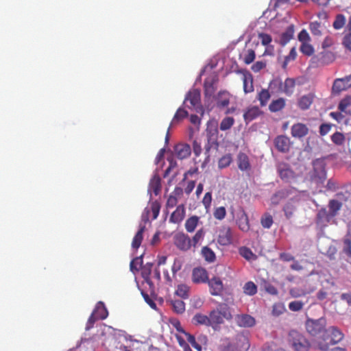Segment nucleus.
I'll use <instances>...</instances> for the list:
<instances>
[{
    "instance_id": "nucleus-25",
    "label": "nucleus",
    "mask_w": 351,
    "mask_h": 351,
    "mask_svg": "<svg viewBox=\"0 0 351 351\" xmlns=\"http://www.w3.org/2000/svg\"><path fill=\"white\" fill-rule=\"evenodd\" d=\"M243 90L245 93L254 91L253 77L250 73H244L243 77Z\"/></svg>"
},
{
    "instance_id": "nucleus-2",
    "label": "nucleus",
    "mask_w": 351,
    "mask_h": 351,
    "mask_svg": "<svg viewBox=\"0 0 351 351\" xmlns=\"http://www.w3.org/2000/svg\"><path fill=\"white\" fill-rule=\"evenodd\" d=\"M287 341L293 351H309L311 348V344L306 337L297 330H293L289 332Z\"/></svg>"
},
{
    "instance_id": "nucleus-22",
    "label": "nucleus",
    "mask_w": 351,
    "mask_h": 351,
    "mask_svg": "<svg viewBox=\"0 0 351 351\" xmlns=\"http://www.w3.org/2000/svg\"><path fill=\"white\" fill-rule=\"evenodd\" d=\"M238 167L241 171H248L251 169L249 157L245 153L240 152L237 156Z\"/></svg>"
},
{
    "instance_id": "nucleus-24",
    "label": "nucleus",
    "mask_w": 351,
    "mask_h": 351,
    "mask_svg": "<svg viewBox=\"0 0 351 351\" xmlns=\"http://www.w3.org/2000/svg\"><path fill=\"white\" fill-rule=\"evenodd\" d=\"M93 313L97 317V318L101 320L105 319L108 315L107 308L102 302H98L97 303Z\"/></svg>"
},
{
    "instance_id": "nucleus-60",
    "label": "nucleus",
    "mask_w": 351,
    "mask_h": 351,
    "mask_svg": "<svg viewBox=\"0 0 351 351\" xmlns=\"http://www.w3.org/2000/svg\"><path fill=\"white\" fill-rule=\"evenodd\" d=\"M304 302L300 300L292 301L289 304V308L292 311H299L304 306Z\"/></svg>"
},
{
    "instance_id": "nucleus-45",
    "label": "nucleus",
    "mask_w": 351,
    "mask_h": 351,
    "mask_svg": "<svg viewBox=\"0 0 351 351\" xmlns=\"http://www.w3.org/2000/svg\"><path fill=\"white\" fill-rule=\"evenodd\" d=\"M346 24V17L341 14H339L336 16L335 19L333 22L332 26L335 29H341Z\"/></svg>"
},
{
    "instance_id": "nucleus-21",
    "label": "nucleus",
    "mask_w": 351,
    "mask_h": 351,
    "mask_svg": "<svg viewBox=\"0 0 351 351\" xmlns=\"http://www.w3.org/2000/svg\"><path fill=\"white\" fill-rule=\"evenodd\" d=\"M230 95L227 91H220L216 97V105L219 108L227 107L230 104Z\"/></svg>"
},
{
    "instance_id": "nucleus-20",
    "label": "nucleus",
    "mask_w": 351,
    "mask_h": 351,
    "mask_svg": "<svg viewBox=\"0 0 351 351\" xmlns=\"http://www.w3.org/2000/svg\"><path fill=\"white\" fill-rule=\"evenodd\" d=\"M152 267L153 263H147L141 267V276L150 288H154V283L150 278Z\"/></svg>"
},
{
    "instance_id": "nucleus-28",
    "label": "nucleus",
    "mask_w": 351,
    "mask_h": 351,
    "mask_svg": "<svg viewBox=\"0 0 351 351\" xmlns=\"http://www.w3.org/2000/svg\"><path fill=\"white\" fill-rule=\"evenodd\" d=\"M145 226H142L140 227L139 230L135 234V236L133 238L132 242V248L137 250L141 245L143 239V232L145 231Z\"/></svg>"
},
{
    "instance_id": "nucleus-29",
    "label": "nucleus",
    "mask_w": 351,
    "mask_h": 351,
    "mask_svg": "<svg viewBox=\"0 0 351 351\" xmlns=\"http://www.w3.org/2000/svg\"><path fill=\"white\" fill-rule=\"evenodd\" d=\"M271 97V93L268 89L263 88L257 95V99L260 102L261 107L266 106L269 99Z\"/></svg>"
},
{
    "instance_id": "nucleus-55",
    "label": "nucleus",
    "mask_w": 351,
    "mask_h": 351,
    "mask_svg": "<svg viewBox=\"0 0 351 351\" xmlns=\"http://www.w3.org/2000/svg\"><path fill=\"white\" fill-rule=\"evenodd\" d=\"M275 145L279 151L284 152L285 151V136H278L275 139Z\"/></svg>"
},
{
    "instance_id": "nucleus-39",
    "label": "nucleus",
    "mask_w": 351,
    "mask_h": 351,
    "mask_svg": "<svg viewBox=\"0 0 351 351\" xmlns=\"http://www.w3.org/2000/svg\"><path fill=\"white\" fill-rule=\"evenodd\" d=\"M239 254L247 261L255 260L256 256L247 247H241L239 250Z\"/></svg>"
},
{
    "instance_id": "nucleus-8",
    "label": "nucleus",
    "mask_w": 351,
    "mask_h": 351,
    "mask_svg": "<svg viewBox=\"0 0 351 351\" xmlns=\"http://www.w3.org/2000/svg\"><path fill=\"white\" fill-rule=\"evenodd\" d=\"M174 243L181 250H188L191 246V239L184 233H178L174 237Z\"/></svg>"
},
{
    "instance_id": "nucleus-19",
    "label": "nucleus",
    "mask_w": 351,
    "mask_h": 351,
    "mask_svg": "<svg viewBox=\"0 0 351 351\" xmlns=\"http://www.w3.org/2000/svg\"><path fill=\"white\" fill-rule=\"evenodd\" d=\"M200 92L197 89H194L188 93L185 97V101H189L191 107L198 108L200 104Z\"/></svg>"
},
{
    "instance_id": "nucleus-62",
    "label": "nucleus",
    "mask_w": 351,
    "mask_h": 351,
    "mask_svg": "<svg viewBox=\"0 0 351 351\" xmlns=\"http://www.w3.org/2000/svg\"><path fill=\"white\" fill-rule=\"evenodd\" d=\"M151 186L154 193L157 195L160 191L161 186H160V179L159 178H156L152 180Z\"/></svg>"
},
{
    "instance_id": "nucleus-10",
    "label": "nucleus",
    "mask_w": 351,
    "mask_h": 351,
    "mask_svg": "<svg viewBox=\"0 0 351 351\" xmlns=\"http://www.w3.org/2000/svg\"><path fill=\"white\" fill-rule=\"evenodd\" d=\"M236 324L242 328H250L255 325V319L248 314L237 315L234 317Z\"/></svg>"
},
{
    "instance_id": "nucleus-9",
    "label": "nucleus",
    "mask_w": 351,
    "mask_h": 351,
    "mask_svg": "<svg viewBox=\"0 0 351 351\" xmlns=\"http://www.w3.org/2000/svg\"><path fill=\"white\" fill-rule=\"evenodd\" d=\"M209 286V291L212 295H219L223 290V285L219 277H213L208 279L207 282Z\"/></svg>"
},
{
    "instance_id": "nucleus-17",
    "label": "nucleus",
    "mask_w": 351,
    "mask_h": 351,
    "mask_svg": "<svg viewBox=\"0 0 351 351\" xmlns=\"http://www.w3.org/2000/svg\"><path fill=\"white\" fill-rule=\"evenodd\" d=\"M185 217V207L184 204L177 206L175 211L170 216L169 221L173 223H180Z\"/></svg>"
},
{
    "instance_id": "nucleus-53",
    "label": "nucleus",
    "mask_w": 351,
    "mask_h": 351,
    "mask_svg": "<svg viewBox=\"0 0 351 351\" xmlns=\"http://www.w3.org/2000/svg\"><path fill=\"white\" fill-rule=\"evenodd\" d=\"M301 52L308 56H311L314 53V49L313 46L307 43H302L300 46Z\"/></svg>"
},
{
    "instance_id": "nucleus-30",
    "label": "nucleus",
    "mask_w": 351,
    "mask_h": 351,
    "mask_svg": "<svg viewBox=\"0 0 351 351\" xmlns=\"http://www.w3.org/2000/svg\"><path fill=\"white\" fill-rule=\"evenodd\" d=\"M258 284L261 289L265 290L268 293L271 295H276L278 293L276 288L267 280L261 278Z\"/></svg>"
},
{
    "instance_id": "nucleus-27",
    "label": "nucleus",
    "mask_w": 351,
    "mask_h": 351,
    "mask_svg": "<svg viewBox=\"0 0 351 351\" xmlns=\"http://www.w3.org/2000/svg\"><path fill=\"white\" fill-rule=\"evenodd\" d=\"M215 82L216 80L215 77H207L204 80V88L206 96H211L214 93L215 90L214 86Z\"/></svg>"
},
{
    "instance_id": "nucleus-16",
    "label": "nucleus",
    "mask_w": 351,
    "mask_h": 351,
    "mask_svg": "<svg viewBox=\"0 0 351 351\" xmlns=\"http://www.w3.org/2000/svg\"><path fill=\"white\" fill-rule=\"evenodd\" d=\"M234 344L239 351H247L250 347L249 338L243 333L237 335Z\"/></svg>"
},
{
    "instance_id": "nucleus-14",
    "label": "nucleus",
    "mask_w": 351,
    "mask_h": 351,
    "mask_svg": "<svg viewBox=\"0 0 351 351\" xmlns=\"http://www.w3.org/2000/svg\"><path fill=\"white\" fill-rule=\"evenodd\" d=\"M208 279L207 271L202 267H195L193 269L192 280L194 283H205Z\"/></svg>"
},
{
    "instance_id": "nucleus-64",
    "label": "nucleus",
    "mask_w": 351,
    "mask_h": 351,
    "mask_svg": "<svg viewBox=\"0 0 351 351\" xmlns=\"http://www.w3.org/2000/svg\"><path fill=\"white\" fill-rule=\"evenodd\" d=\"M263 351H285L282 348H278V345L275 342H271L270 344L265 345Z\"/></svg>"
},
{
    "instance_id": "nucleus-7",
    "label": "nucleus",
    "mask_w": 351,
    "mask_h": 351,
    "mask_svg": "<svg viewBox=\"0 0 351 351\" xmlns=\"http://www.w3.org/2000/svg\"><path fill=\"white\" fill-rule=\"evenodd\" d=\"M232 230L229 226H222L217 237V242L221 245H228L232 243Z\"/></svg>"
},
{
    "instance_id": "nucleus-6",
    "label": "nucleus",
    "mask_w": 351,
    "mask_h": 351,
    "mask_svg": "<svg viewBox=\"0 0 351 351\" xmlns=\"http://www.w3.org/2000/svg\"><path fill=\"white\" fill-rule=\"evenodd\" d=\"M333 218V215L326 208H322L317 213L316 224L320 228H325Z\"/></svg>"
},
{
    "instance_id": "nucleus-50",
    "label": "nucleus",
    "mask_w": 351,
    "mask_h": 351,
    "mask_svg": "<svg viewBox=\"0 0 351 351\" xmlns=\"http://www.w3.org/2000/svg\"><path fill=\"white\" fill-rule=\"evenodd\" d=\"M351 106V96H346L342 99L338 106V109L341 112H346V109Z\"/></svg>"
},
{
    "instance_id": "nucleus-5",
    "label": "nucleus",
    "mask_w": 351,
    "mask_h": 351,
    "mask_svg": "<svg viewBox=\"0 0 351 351\" xmlns=\"http://www.w3.org/2000/svg\"><path fill=\"white\" fill-rule=\"evenodd\" d=\"M350 87H351V74L342 78L336 79L333 82L332 91V93L338 95Z\"/></svg>"
},
{
    "instance_id": "nucleus-58",
    "label": "nucleus",
    "mask_w": 351,
    "mask_h": 351,
    "mask_svg": "<svg viewBox=\"0 0 351 351\" xmlns=\"http://www.w3.org/2000/svg\"><path fill=\"white\" fill-rule=\"evenodd\" d=\"M255 58V51L253 49H248L245 54L243 61L245 64H250L254 60Z\"/></svg>"
},
{
    "instance_id": "nucleus-42",
    "label": "nucleus",
    "mask_w": 351,
    "mask_h": 351,
    "mask_svg": "<svg viewBox=\"0 0 351 351\" xmlns=\"http://www.w3.org/2000/svg\"><path fill=\"white\" fill-rule=\"evenodd\" d=\"M243 292L248 295H254L257 293V287L252 281H249L244 285Z\"/></svg>"
},
{
    "instance_id": "nucleus-38",
    "label": "nucleus",
    "mask_w": 351,
    "mask_h": 351,
    "mask_svg": "<svg viewBox=\"0 0 351 351\" xmlns=\"http://www.w3.org/2000/svg\"><path fill=\"white\" fill-rule=\"evenodd\" d=\"M234 119L232 117H224L219 125V129L221 131H226L230 130L232 125L234 124Z\"/></svg>"
},
{
    "instance_id": "nucleus-61",
    "label": "nucleus",
    "mask_w": 351,
    "mask_h": 351,
    "mask_svg": "<svg viewBox=\"0 0 351 351\" xmlns=\"http://www.w3.org/2000/svg\"><path fill=\"white\" fill-rule=\"evenodd\" d=\"M150 209H151V212L152 213V219H156L158 217L159 213H160V204L156 201L152 202L151 204Z\"/></svg>"
},
{
    "instance_id": "nucleus-15",
    "label": "nucleus",
    "mask_w": 351,
    "mask_h": 351,
    "mask_svg": "<svg viewBox=\"0 0 351 351\" xmlns=\"http://www.w3.org/2000/svg\"><path fill=\"white\" fill-rule=\"evenodd\" d=\"M176 156L180 160L188 158L191 153V147L188 144H178L174 148Z\"/></svg>"
},
{
    "instance_id": "nucleus-46",
    "label": "nucleus",
    "mask_w": 351,
    "mask_h": 351,
    "mask_svg": "<svg viewBox=\"0 0 351 351\" xmlns=\"http://www.w3.org/2000/svg\"><path fill=\"white\" fill-rule=\"evenodd\" d=\"M189 288L186 285H179L176 291V293L177 295L180 296L183 299H186L189 297Z\"/></svg>"
},
{
    "instance_id": "nucleus-54",
    "label": "nucleus",
    "mask_w": 351,
    "mask_h": 351,
    "mask_svg": "<svg viewBox=\"0 0 351 351\" xmlns=\"http://www.w3.org/2000/svg\"><path fill=\"white\" fill-rule=\"evenodd\" d=\"M226 215V210L225 207L220 206L217 207L215 209L213 212V216L215 219L218 220H222L225 218Z\"/></svg>"
},
{
    "instance_id": "nucleus-4",
    "label": "nucleus",
    "mask_w": 351,
    "mask_h": 351,
    "mask_svg": "<svg viewBox=\"0 0 351 351\" xmlns=\"http://www.w3.org/2000/svg\"><path fill=\"white\" fill-rule=\"evenodd\" d=\"M326 321L324 318L322 317L317 319H307L305 323V327L307 332L317 339L324 331L326 329Z\"/></svg>"
},
{
    "instance_id": "nucleus-41",
    "label": "nucleus",
    "mask_w": 351,
    "mask_h": 351,
    "mask_svg": "<svg viewBox=\"0 0 351 351\" xmlns=\"http://www.w3.org/2000/svg\"><path fill=\"white\" fill-rule=\"evenodd\" d=\"M143 267V256H137L130 262V270L133 272L138 271Z\"/></svg>"
},
{
    "instance_id": "nucleus-34",
    "label": "nucleus",
    "mask_w": 351,
    "mask_h": 351,
    "mask_svg": "<svg viewBox=\"0 0 351 351\" xmlns=\"http://www.w3.org/2000/svg\"><path fill=\"white\" fill-rule=\"evenodd\" d=\"M285 101L283 98L273 100L269 106V110L272 112H276L284 108Z\"/></svg>"
},
{
    "instance_id": "nucleus-13",
    "label": "nucleus",
    "mask_w": 351,
    "mask_h": 351,
    "mask_svg": "<svg viewBox=\"0 0 351 351\" xmlns=\"http://www.w3.org/2000/svg\"><path fill=\"white\" fill-rule=\"evenodd\" d=\"M291 134L293 137L301 139L308 134V128L302 123H295L291 128Z\"/></svg>"
},
{
    "instance_id": "nucleus-63",
    "label": "nucleus",
    "mask_w": 351,
    "mask_h": 351,
    "mask_svg": "<svg viewBox=\"0 0 351 351\" xmlns=\"http://www.w3.org/2000/svg\"><path fill=\"white\" fill-rule=\"evenodd\" d=\"M343 252L349 257H351V240L346 238L343 239Z\"/></svg>"
},
{
    "instance_id": "nucleus-40",
    "label": "nucleus",
    "mask_w": 351,
    "mask_h": 351,
    "mask_svg": "<svg viewBox=\"0 0 351 351\" xmlns=\"http://www.w3.org/2000/svg\"><path fill=\"white\" fill-rule=\"evenodd\" d=\"M259 113L260 110L258 107L249 108L247 111L244 114V119L245 121H252L259 115Z\"/></svg>"
},
{
    "instance_id": "nucleus-43",
    "label": "nucleus",
    "mask_w": 351,
    "mask_h": 351,
    "mask_svg": "<svg viewBox=\"0 0 351 351\" xmlns=\"http://www.w3.org/2000/svg\"><path fill=\"white\" fill-rule=\"evenodd\" d=\"M187 116L188 112L186 110L181 108H178L173 118L171 125L178 123Z\"/></svg>"
},
{
    "instance_id": "nucleus-36",
    "label": "nucleus",
    "mask_w": 351,
    "mask_h": 351,
    "mask_svg": "<svg viewBox=\"0 0 351 351\" xmlns=\"http://www.w3.org/2000/svg\"><path fill=\"white\" fill-rule=\"evenodd\" d=\"M328 211L331 213L335 217L338 211L341 209L342 206V204L336 199H330L328 202Z\"/></svg>"
},
{
    "instance_id": "nucleus-52",
    "label": "nucleus",
    "mask_w": 351,
    "mask_h": 351,
    "mask_svg": "<svg viewBox=\"0 0 351 351\" xmlns=\"http://www.w3.org/2000/svg\"><path fill=\"white\" fill-rule=\"evenodd\" d=\"M309 29L311 34L314 36H320L322 34L321 23L317 21L311 22L309 25Z\"/></svg>"
},
{
    "instance_id": "nucleus-33",
    "label": "nucleus",
    "mask_w": 351,
    "mask_h": 351,
    "mask_svg": "<svg viewBox=\"0 0 351 351\" xmlns=\"http://www.w3.org/2000/svg\"><path fill=\"white\" fill-rule=\"evenodd\" d=\"M210 324L213 327L214 324H220L223 322V318L218 310H213L209 313Z\"/></svg>"
},
{
    "instance_id": "nucleus-11",
    "label": "nucleus",
    "mask_w": 351,
    "mask_h": 351,
    "mask_svg": "<svg viewBox=\"0 0 351 351\" xmlns=\"http://www.w3.org/2000/svg\"><path fill=\"white\" fill-rule=\"evenodd\" d=\"M236 223L241 231L247 232L250 230V226L248 216L243 208H240L237 213Z\"/></svg>"
},
{
    "instance_id": "nucleus-56",
    "label": "nucleus",
    "mask_w": 351,
    "mask_h": 351,
    "mask_svg": "<svg viewBox=\"0 0 351 351\" xmlns=\"http://www.w3.org/2000/svg\"><path fill=\"white\" fill-rule=\"evenodd\" d=\"M261 225L265 228H269L273 223V218L269 214H265L261 219Z\"/></svg>"
},
{
    "instance_id": "nucleus-23",
    "label": "nucleus",
    "mask_w": 351,
    "mask_h": 351,
    "mask_svg": "<svg viewBox=\"0 0 351 351\" xmlns=\"http://www.w3.org/2000/svg\"><path fill=\"white\" fill-rule=\"evenodd\" d=\"M176 327L177 330L180 332L183 333L186 337L187 341L191 344V346L197 350V351H202V346L196 341L195 337L191 335L190 333L186 332L180 325Z\"/></svg>"
},
{
    "instance_id": "nucleus-51",
    "label": "nucleus",
    "mask_w": 351,
    "mask_h": 351,
    "mask_svg": "<svg viewBox=\"0 0 351 351\" xmlns=\"http://www.w3.org/2000/svg\"><path fill=\"white\" fill-rule=\"evenodd\" d=\"M331 140L335 145H341L345 142V136L342 133L336 132L331 136Z\"/></svg>"
},
{
    "instance_id": "nucleus-49",
    "label": "nucleus",
    "mask_w": 351,
    "mask_h": 351,
    "mask_svg": "<svg viewBox=\"0 0 351 351\" xmlns=\"http://www.w3.org/2000/svg\"><path fill=\"white\" fill-rule=\"evenodd\" d=\"M213 145H215V147H218L219 144L217 141L216 142H209L207 141V143L204 146L205 154L206 155V157L204 162H203V164L202 165V167H204L206 164L209 161V158H210L209 152Z\"/></svg>"
},
{
    "instance_id": "nucleus-37",
    "label": "nucleus",
    "mask_w": 351,
    "mask_h": 351,
    "mask_svg": "<svg viewBox=\"0 0 351 351\" xmlns=\"http://www.w3.org/2000/svg\"><path fill=\"white\" fill-rule=\"evenodd\" d=\"M202 254L204 259L208 263L214 262L216 258L215 252L207 246L202 247Z\"/></svg>"
},
{
    "instance_id": "nucleus-35",
    "label": "nucleus",
    "mask_w": 351,
    "mask_h": 351,
    "mask_svg": "<svg viewBox=\"0 0 351 351\" xmlns=\"http://www.w3.org/2000/svg\"><path fill=\"white\" fill-rule=\"evenodd\" d=\"M193 322L195 324H201V325H205V326H210V321H209V316L201 314V313H197L194 315L193 317Z\"/></svg>"
},
{
    "instance_id": "nucleus-57",
    "label": "nucleus",
    "mask_w": 351,
    "mask_h": 351,
    "mask_svg": "<svg viewBox=\"0 0 351 351\" xmlns=\"http://www.w3.org/2000/svg\"><path fill=\"white\" fill-rule=\"evenodd\" d=\"M285 311V307L282 303H276L273 306L272 315L278 317L282 315Z\"/></svg>"
},
{
    "instance_id": "nucleus-26",
    "label": "nucleus",
    "mask_w": 351,
    "mask_h": 351,
    "mask_svg": "<svg viewBox=\"0 0 351 351\" xmlns=\"http://www.w3.org/2000/svg\"><path fill=\"white\" fill-rule=\"evenodd\" d=\"M313 99L314 96L311 93L302 96L298 101L299 108L303 110L308 109L313 101Z\"/></svg>"
},
{
    "instance_id": "nucleus-32",
    "label": "nucleus",
    "mask_w": 351,
    "mask_h": 351,
    "mask_svg": "<svg viewBox=\"0 0 351 351\" xmlns=\"http://www.w3.org/2000/svg\"><path fill=\"white\" fill-rule=\"evenodd\" d=\"M335 59V54L331 51H324L319 54V61L322 64H328Z\"/></svg>"
},
{
    "instance_id": "nucleus-47",
    "label": "nucleus",
    "mask_w": 351,
    "mask_h": 351,
    "mask_svg": "<svg viewBox=\"0 0 351 351\" xmlns=\"http://www.w3.org/2000/svg\"><path fill=\"white\" fill-rule=\"evenodd\" d=\"M232 158L230 154H226L223 156L218 162V167L219 169H223L228 167L232 162Z\"/></svg>"
},
{
    "instance_id": "nucleus-1",
    "label": "nucleus",
    "mask_w": 351,
    "mask_h": 351,
    "mask_svg": "<svg viewBox=\"0 0 351 351\" xmlns=\"http://www.w3.org/2000/svg\"><path fill=\"white\" fill-rule=\"evenodd\" d=\"M343 338V333L337 327L331 326L326 328L315 342L317 349L328 351L330 346L338 343Z\"/></svg>"
},
{
    "instance_id": "nucleus-44",
    "label": "nucleus",
    "mask_w": 351,
    "mask_h": 351,
    "mask_svg": "<svg viewBox=\"0 0 351 351\" xmlns=\"http://www.w3.org/2000/svg\"><path fill=\"white\" fill-rule=\"evenodd\" d=\"M173 311L177 313H182L185 311V304L182 300H176L171 302Z\"/></svg>"
},
{
    "instance_id": "nucleus-12",
    "label": "nucleus",
    "mask_w": 351,
    "mask_h": 351,
    "mask_svg": "<svg viewBox=\"0 0 351 351\" xmlns=\"http://www.w3.org/2000/svg\"><path fill=\"white\" fill-rule=\"evenodd\" d=\"M207 141L209 142H217L218 139V124L215 121H209L206 127Z\"/></svg>"
},
{
    "instance_id": "nucleus-3",
    "label": "nucleus",
    "mask_w": 351,
    "mask_h": 351,
    "mask_svg": "<svg viewBox=\"0 0 351 351\" xmlns=\"http://www.w3.org/2000/svg\"><path fill=\"white\" fill-rule=\"evenodd\" d=\"M308 179L317 186L322 185L326 179V163L322 159L313 162V169L308 173Z\"/></svg>"
},
{
    "instance_id": "nucleus-48",
    "label": "nucleus",
    "mask_w": 351,
    "mask_h": 351,
    "mask_svg": "<svg viewBox=\"0 0 351 351\" xmlns=\"http://www.w3.org/2000/svg\"><path fill=\"white\" fill-rule=\"evenodd\" d=\"M220 351H239L234 343H232L228 339L219 346Z\"/></svg>"
},
{
    "instance_id": "nucleus-18",
    "label": "nucleus",
    "mask_w": 351,
    "mask_h": 351,
    "mask_svg": "<svg viewBox=\"0 0 351 351\" xmlns=\"http://www.w3.org/2000/svg\"><path fill=\"white\" fill-rule=\"evenodd\" d=\"M269 88L271 90V94L278 95L285 91V85L282 79L276 77L271 81L269 85Z\"/></svg>"
},
{
    "instance_id": "nucleus-59",
    "label": "nucleus",
    "mask_w": 351,
    "mask_h": 351,
    "mask_svg": "<svg viewBox=\"0 0 351 351\" xmlns=\"http://www.w3.org/2000/svg\"><path fill=\"white\" fill-rule=\"evenodd\" d=\"M205 231L203 228L198 230L191 240L193 245L195 246L196 244H197L201 240L203 239Z\"/></svg>"
},
{
    "instance_id": "nucleus-31",
    "label": "nucleus",
    "mask_w": 351,
    "mask_h": 351,
    "mask_svg": "<svg viewBox=\"0 0 351 351\" xmlns=\"http://www.w3.org/2000/svg\"><path fill=\"white\" fill-rule=\"evenodd\" d=\"M199 218L196 215L190 217L185 222V228L188 232H193L197 226Z\"/></svg>"
}]
</instances>
